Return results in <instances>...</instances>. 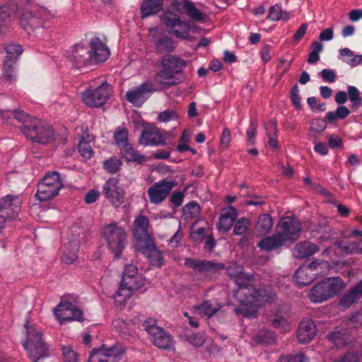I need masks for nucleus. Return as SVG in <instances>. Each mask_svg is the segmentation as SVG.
Masks as SVG:
<instances>
[{"label": "nucleus", "instance_id": "a878e982", "mask_svg": "<svg viewBox=\"0 0 362 362\" xmlns=\"http://www.w3.org/2000/svg\"><path fill=\"white\" fill-rule=\"evenodd\" d=\"M273 329H278L281 333L288 332L291 329L290 314L286 308L273 312Z\"/></svg>", "mask_w": 362, "mask_h": 362}, {"label": "nucleus", "instance_id": "e2e57ef3", "mask_svg": "<svg viewBox=\"0 0 362 362\" xmlns=\"http://www.w3.org/2000/svg\"><path fill=\"white\" fill-rule=\"evenodd\" d=\"M187 341L189 343L196 347H199L203 345L204 343V337L201 334H194L187 337Z\"/></svg>", "mask_w": 362, "mask_h": 362}, {"label": "nucleus", "instance_id": "473e14b6", "mask_svg": "<svg viewBox=\"0 0 362 362\" xmlns=\"http://www.w3.org/2000/svg\"><path fill=\"white\" fill-rule=\"evenodd\" d=\"M328 338L337 348L344 347L352 341V337L349 329L334 331L329 334Z\"/></svg>", "mask_w": 362, "mask_h": 362}, {"label": "nucleus", "instance_id": "338daca9", "mask_svg": "<svg viewBox=\"0 0 362 362\" xmlns=\"http://www.w3.org/2000/svg\"><path fill=\"white\" fill-rule=\"evenodd\" d=\"M327 127V122L325 119H315L311 122V128L314 131L321 132L324 131Z\"/></svg>", "mask_w": 362, "mask_h": 362}, {"label": "nucleus", "instance_id": "1a4fd4ad", "mask_svg": "<svg viewBox=\"0 0 362 362\" xmlns=\"http://www.w3.org/2000/svg\"><path fill=\"white\" fill-rule=\"evenodd\" d=\"M63 186L57 172H49L39 183L36 197L40 201H46L56 196Z\"/></svg>", "mask_w": 362, "mask_h": 362}, {"label": "nucleus", "instance_id": "7ed1b4c3", "mask_svg": "<svg viewBox=\"0 0 362 362\" xmlns=\"http://www.w3.org/2000/svg\"><path fill=\"white\" fill-rule=\"evenodd\" d=\"M345 286L344 281L339 277L327 278L315 284L310 289L307 296L312 303H322L339 294Z\"/></svg>", "mask_w": 362, "mask_h": 362}, {"label": "nucleus", "instance_id": "c9c22d12", "mask_svg": "<svg viewBox=\"0 0 362 362\" xmlns=\"http://www.w3.org/2000/svg\"><path fill=\"white\" fill-rule=\"evenodd\" d=\"M121 153L128 162L141 163L146 160V158L139 154L131 144H127L120 148Z\"/></svg>", "mask_w": 362, "mask_h": 362}, {"label": "nucleus", "instance_id": "a18cd8bd", "mask_svg": "<svg viewBox=\"0 0 362 362\" xmlns=\"http://www.w3.org/2000/svg\"><path fill=\"white\" fill-rule=\"evenodd\" d=\"M6 59L15 62L22 54L23 49L20 45L10 44L6 47Z\"/></svg>", "mask_w": 362, "mask_h": 362}, {"label": "nucleus", "instance_id": "5701e85b", "mask_svg": "<svg viewBox=\"0 0 362 362\" xmlns=\"http://www.w3.org/2000/svg\"><path fill=\"white\" fill-rule=\"evenodd\" d=\"M152 93L150 85L143 83L141 86L132 88L126 93L127 100L136 106H141L147 100Z\"/></svg>", "mask_w": 362, "mask_h": 362}, {"label": "nucleus", "instance_id": "bf43d9fd", "mask_svg": "<svg viewBox=\"0 0 362 362\" xmlns=\"http://www.w3.org/2000/svg\"><path fill=\"white\" fill-rule=\"evenodd\" d=\"M63 356L66 362H77V354L69 346H65L62 349Z\"/></svg>", "mask_w": 362, "mask_h": 362}, {"label": "nucleus", "instance_id": "c85d7f7f", "mask_svg": "<svg viewBox=\"0 0 362 362\" xmlns=\"http://www.w3.org/2000/svg\"><path fill=\"white\" fill-rule=\"evenodd\" d=\"M316 328L314 322L309 319L303 320L299 325L297 338L300 343L308 344L315 336Z\"/></svg>", "mask_w": 362, "mask_h": 362}, {"label": "nucleus", "instance_id": "8fccbe9b", "mask_svg": "<svg viewBox=\"0 0 362 362\" xmlns=\"http://www.w3.org/2000/svg\"><path fill=\"white\" fill-rule=\"evenodd\" d=\"M183 211L187 218H193L199 214L200 208L196 202H190L185 205Z\"/></svg>", "mask_w": 362, "mask_h": 362}, {"label": "nucleus", "instance_id": "f03ea898", "mask_svg": "<svg viewBox=\"0 0 362 362\" xmlns=\"http://www.w3.org/2000/svg\"><path fill=\"white\" fill-rule=\"evenodd\" d=\"M187 65V62L180 57L164 55L160 60L161 69L156 74L155 80L163 88L177 84L176 75L182 73Z\"/></svg>", "mask_w": 362, "mask_h": 362}, {"label": "nucleus", "instance_id": "20e7f679", "mask_svg": "<svg viewBox=\"0 0 362 362\" xmlns=\"http://www.w3.org/2000/svg\"><path fill=\"white\" fill-rule=\"evenodd\" d=\"M49 13L43 7L30 6L23 9L19 16V24L28 35H37L49 18Z\"/></svg>", "mask_w": 362, "mask_h": 362}, {"label": "nucleus", "instance_id": "e433bc0d", "mask_svg": "<svg viewBox=\"0 0 362 362\" xmlns=\"http://www.w3.org/2000/svg\"><path fill=\"white\" fill-rule=\"evenodd\" d=\"M221 308V304L216 300H206L195 308L201 313L207 317H211L217 313Z\"/></svg>", "mask_w": 362, "mask_h": 362}, {"label": "nucleus", "instance_id": "393cba45", "mask_svg": "<svg viewBox=\"0 0 362 362\" xmlns=\"http://www.w3.org/2000/svg\"><path fill=\"white\" fill-rule=\"evenodd\" d=\"M89 53L90 60L95 62H103L110 55L109 49L98 37L91 39Z\"/></svg>", "mask_w": 362, "mask_h": 362}, {"label": "nucleus", "instance_id": "7c9ffc66", "mask_svg": "<svg viewBox=\"0 0 362 362\" xmlns=\"http://www.w3.org/2000/svg\"><path fill=\"white\" fill-rule=\"evenodd\" d=\"M361 297L362 280L342 296L339 300V307L342 310H346Z\"/></svg>", "mask_w": 362, "mask_h": 362}, {"label": "nucleus", "instance_id": "79ce46f5", "mask_svg": "<svg viewBox=\"0 0 362 362\" xmlns=\"http://www.w3.org/2000/svg\"><path fill=\"white\" fill-rule=\"evenodd\" d=\"M347 96L351 103V107L353 109H358L362 104V98L360 95L359 90L354 86H347Z\"/></svg>", "mask_w": 362, "mask_h": 362}, {"label": "nucleus", "instance_id": "680f3d73", "mask_svg": "<svg viewBox=\"0 0 362 362\" xmlns=\"http://www.w3.org/2000/svg\"><path fill=\"white\" fill-rule=\"evenodd\" d=\"M231 141L230 132L228 128H225L222 132L221 137V147L226 149L229 147Z\"/></svg>", "mask_w": 362, "mask_h": 362}, {"label": "nucleus", "instance_id": "a19ab883", "mask_svg": "<svg viewBox=\"0 0 362 362\" xmlns=\"http://www.w3.org/2000/svg\"><path fill=\"white\" fill-rule=\"evenodd\" d=\"M184 8L187 11V15L193 20L199 22L204 21V14L195 7L192 1L189 0H185Z\"/></svg>", "mask_w": 362, "mask_h": 362}, {"label": "nucleus", "instance_id": "f3484780", "mask_svg": "<svg viewBox=\"0 0 362 362\" xmlns=\"http://www.w3.org/2000/svg\"><path fill=\"white\" fill-rule=\"evenodd\" d=\"M124 351V347L119 344L110 347L103 345L99 349L92 352L88 362H117Z\"/></svg>", "mask_w": 362, "mask_h": 362}, {"label": "nucleus", "instance_id": "ddd939ff", "mask_svg": "<svg viewBox=\"0 0 362 362\" xmlns=\"http://www.w3.org/2000/svg\"><path fill=\"white\" fill-rule=\"evenodd\" d=\"M162 20L168 33L177 38L187 39L190 31L189 23L182 21L179 16L172 12L163 13Z\"/></svg>", "mask_w": 362, "mask_h": 362}, {"label": "nucleus", "instance_id": "49530a36", "mask_svg": "<svg viewBox=\"0 0 362 362\" xmlns=\"http://www.w3.org/2000/svg\"><path fill=\"white\" fill-rule=\"evenodd\" d=\"M121 164L122 163L119 158L112 157L104 161L103 167L107 172L113 174L119 170Z\"/></svg>", "mask_w": 362, "mask_h": 362}, {"label": "nucleus", "instance_id": "f8f14e48", "mask_svg": "<svg viewBox=\"0 0 362 362\" xmlns=\"http://www.w3.org/2000/svg\"><path fill=\"white\" fill-rule=\"evenodd\" d=\"M31 127L25 131V136L33 142L47 144L54 139L52 127L37 119L30 123Z\"/></svg>", "mask_w": 362, "mask_h": 362}, {"label": "nucleus", "instance_id": "aec40b11", "mask_svg": "<svg viewBox=\"0 0 362 362\" xmlns=\"http://www.w3.org/2000/svg\"><path fill=\"white\" fill-rule=\"evenodd\" d=\"M165 132H162L156 127H149L142 131L139 139L141 145L148 146H163L166 142Z\"/></svg>", "mask_w": 362, "mask_h": 362}, {"label": "nucleus", "instance_id": "4d7b16f0", "mask_svg": "<svg viewBox=\"0 0 362 362\" xmlns=\"http://www.w3.org/2000/svg\"><path fill=\"white\" fill-rule=\"evenodd\" d=\"M10 16L7 11L0 9V33L4 32L10 25Z\"/></svg>", "mask_w": 362, "mask_h": 362}, {"label": "nucleus", "instance_id": "4c0bfd02", "mask_svg": "<svg viewBox=\"0 0 362 362\" xmlns=\"http://www.w3.org/2000/svg\"><path fill=\"white\" fill-rule=\"evenodd\" d=\"M135 291L133 289H130L128 287L123 286L120 283L118 291L115 295V303L117 306L124 305L127 301L131 298L133 292Z\"/></svg>", "mask_w": 362, "mask_h": 362}, {"label": "nucleus", "instance_id": "774afa93", "mask_svg": "<svg viewBox=\"0 0 362 362\" xmlns=\"http://www.w3.org/2000/svg\"><path fill=\"white\" fill-rule=\"evenodd\" d=\"M13 111L0 109V119L2 122L11 124L13 119Z\"/></svg>", "mask_w": 362, "mask_h": 362}, {"label": "nucleus", "instance_id": "69168bd1", "mask_svg": "<svg viewBox=\"0 0 362 362\" xmlns=\"http://www.w3.org/2000/svg\"><path fill=\"white\" fill-rule=\"evenodd\" d=\"M320 75L324 81L333 83L336 79V74L333 70L324 69L321 71Z\"/></svg>", "mask_w": 362, "mask_h": 362}, {"label": "nucleus", "instance_id": "58836bf2", "mask_svg": "<svg viewBox=\"0 0 362 362\" xmlns=\"http://www.w3.org/2000/svg\"><path fill=\"white\" fill-rule=\"evenodd\" d=\"M156 49L159 52H170L175 49L173 40L165 36L154 41Z\"/></svg>", "mask_w": 362, "mask_h": 362}, {"label": "nucleus", "instance_id": "0e129e2a", "mask_svg": "<svg viewBox=\"0 0 362 362\" xmlns=\"http://www.w3.org/2000/svg\"><path fill=\"white\" fill-rule=\"evenodd\" d=\"M334 362H362V358L354 353H348L340 357Z\"/></svg>", "mask_w": 362, "mask_h": 362}, {"label": "nucleus", "instance_id": "3c124183", "mask_svg": "<svg viewBox=\"0 0 362 362\" xmlns=\"http://www.w3.org/2000/svg\"><path fill=\"white\" fill-rule=\"evenodd\" d=\"M289 18V13L284 11L279 5L276 4L273 6V21H287Z\"/></svg>", "mask_w": 362, "mask_h": 362}, {"label": "nucleus", "instance_id": "9d476101", "mask_svg": "<svg viewBox=\"0 0 362 362\" xmlns=\"http://www.w3.org/2000/svg\"><path fill=\"white\" fill-rule=\"evenodd\" d=\"M112 94V87L103 81L95 88L86 89L81 95L82 102L89 107H100L104 105Z\"/></svg>", "mask_w": 362, "mask_h": 362}, {"label": "nucleus", "instance_id": "c756f323", "mask_svg": "<svg viewBox=\"0 0 362 362\" xmlns=\"http://www.w3.org/2000/svg\"><path fill=\"white\" fill-rule=\"evenodd\" d=\"M320 251V247L309 241H301L293 249V256L296 259H303L314 255Z\"/></svg>", "mask_w": 362, "mask_h": 362}, {"label": "nucleus", "instance_id": "09e8293b", "mask_svg": "<svg viewBox=\"0 0 362 362\" xmlns=\"http://www.w3.org/2000/svg\"><path fill=\"white\" fill-rule=\"evenodd\" d=\"M178 119V114L174 110H165L160 112L158 115V120L160 122H168Z\"/></svg>", "mask_w": 362, "mask_h": 362}, {"label": "nucleus", "instance_id": "9b49d317", "mask_svg": "<svg viewBox=\"0 0 362 362\" xmlns=\"http://www.w3.org/2000/svg\"><path fill=\"white\" fill-rule=\"evenodd\" d=\"M102 192L115 208H119L124 203L126 192L116 177H110L105 182Z\"/></svg>", "mask_w": 362, "mask_h": 362}, {"label": "nucleus", "instance_id": "423d86ee", "mask_svg": "<svg viewBox=\"0 0 362 362\" xmlns=\"http://www.w3.org/2000/svg\"><path fill=\"white\" fill-rule=\"evenodd\" d=\"M101 233L109 250L115 257H119L127 245V235L125 230L116 223H110L102 228Z\"/></svg>", "mask_w": 362, "mask_h": 362}, {"label": "nucleus", "instance_id": "72a5a7b5", "mask_svg": "<svg viewBox=\"0 0 362 362\" xmlns=\"http://www.w3.org/2000/svg\"><path fill=\"white\" fill-rule=\"evenodd\" d=\"M163 0H145L141 6V17L146 18L162 10Z\"/></svg>", "mask_w": 362, "mask_h": 362}, {"label": "nucleus", "instance_id": "4468645a", "mask_svg": "<svg viewBox=\"0 0 362 362\" xmlns=\"http://www.w3.org/2000/svg\"><path fill=\"white\" fill-rule=\"evenodd\" d=\"M144 327L151 336V340L156 346L163 349L173 348V340L171 337L164 329L156 326L153 321H145Z\"/></svg>", "mask_w": 362, "mask_h": 362}, {"label": "nucleus", "instance_id": "bb28decb", "mask_svg": "<svg viewBox=\"0 0 362 362\" xmlns=\"http://www.w3.org/2000/svg\"><path fill=\"white\" fill-rule=\"evenodd\" d=\"M21 202L18 197L6 195L0 199V212L6 214L7 218H15L18 215V208Z\"/></svg>", "mask_w": 362, "mask_h": 362}, {"label": "nucleus", "instance_id": "412c9836", "mask_svg": "<svg viewBox=\"0 0 362 362\" xmlns=\"http://www.w3.org/2000/svg\"><path fill=\"white\" fill-rule=\"evenodd\" d=\"M67 58L77 68H81L91 61L89 49L81 44L73 46L68 52Z\"/></svg>", "mask_w": 362, "mask_h": 362}, {"label": "nucleus", "instance_id": "4be33fe9", "mask_svg": "<svg viewBox=\"0 0 362 362\" xmlns=\"http://www.w3.org/2000/svg\"><path fill=\"white\" fill-rule=\"evenodd\" d=\"M184 264L199 273H213L223 269L224 265L222 263L209 260L187 258Z\"/></svg>", "mask_w": 362, "mask_h": 362}, {"label": "nucleus", "instance_id": "052dcab7", "mask_svg": "<svg viewBox=\"0 0 362 362\" xmlns=\"http://www.w3.org/2000/svg\"><path fill=\"white\" fill-rule=\"evenodd\" d=\"M13 63L14 62L6 59L3 67V74L4 76V78L9 81H11L13 78Z\"/></svg>", "mask_w": 362, "mask_h": 362}, {"label": "nucleus", "instance_id": "0eeeda50", "mask_svg": "<svg viewBox=\"0 0 362 362\" xmlns=\"http://www.w3.org/2000/svg\"><path fill=\"white\" fill-rule=\"evenodd\" d=\"M330 269L327 261L315 259L308 265H301L295 272L294 278L300 287L311 283L318 276H324Z\"/></svg>", "mask_w": 362, "mask_h": 362}, {"label": "nucleus", "instance_id": "864d4df0", "mask_svg": "<svg viewBox=\"0 0 362 362\" xmlns=\"http://www.w3.org/2000/svg\"><path fill=\"white\" fill-rule=\"evenodd\" d=\"M307 358L305 356L301 353L291 356H281L278 362H305Z\"/></svg>", "mask_w": 362, "mask_h": 362}, {"label": "nucleus", "instance_id": "f704fd0d", "mask_svg": "<svg viewBox=\"0 0 362 362\" xmlns=\"http://www.w3.org/2000/svg\"><path fill=\"white\" fill-rule=\"evenodd\" d=\"M92 141H93V136L89 134L81 136L78 141V151L86 159H89L93 156Z\"/></svg>", "mask_w": 362, "mask_h": 362}, {"label": "nucleus", "instance_id": "c03bdc74", "mask_svg": "<svg viewBox=\"0 0 362 362\" xmlns=\"http://www.w3.org/2000/svg\"><path fill=\"white\" fill-rule=\"evenodd\" d=\"M341 250L347 253H359L362 255V240L356 243L354 241H348L341 243L340 245Z\"/></svg>", "mask_w": 362, "mask_h": 362}, {"label": "nucleus", "instance_id": "39448f33", "mask_svg": "<svg viewBox=\"0 0 362 362\" xmlns=\"http://www.w3.org/2000/svg\"><path fill=\"white\" fill-rule=\"evenodd\" d=\"M300 230V224L296 218L288 216L281 218L277 225L276 233L273 235V250L288 242L296 240Z\"/></svg>", "mask_w": 362, "mask_h": 362}, {"label": "nucleus", "instance_id": "2f4dec72", "mask_svg": "<svg viewBox=\"0 0 362 362\" xmlns=\"http://www.w3.org/2000/svg\"><path fill=\"white\" fill-rule=\"evenodd\" d=\"M236 217L237 211L234 207L228 206L225 209L219 218L218 223V229L224 231L228 230L231 228Z\"/></svg>", "mask_w": 362, "mask_h": 362}, {"label": "nucleus", "instance_id": "f257e3e1", "mask_svg": "<svg viewBox=\"0 0 362 362\" xmlns=\"http://www.w3.org/2000/svg\"><path fill=\"white\" fill-rule=\"evenodd\" d=\"M227 272L239 286L235 296L240 303V306L235 308V313L245 317L252 316L257 308L269 300V296L265 290L257 291L252 287L250 284L252 276L245 274L243 267L236 263H230Z\"/></svg>", "mask_w": 362, "mask_h": 362}, {"label": "nucleus", "instance_id": "cd10ccee", "mask_svg": "<svg viewBox=\"0 0 362 362\" xmlns=\"http://www.w3.org/2000/svg\"><path fill=\"white\" fill-rule=\"evenodd\" d=\"M136 249L144 254L153 265L159 267L163 265V258L161 252L156 247L153 240Z\"/></svg>", "mask_w": 362, "mask_h": 362}, {"label": "nucleus", "instance_id": "b1692460", "mask_svg": "<svg viewBox=\"0 0 362 362\" xmlns=\"http://www.w3.org/2000/svg\"><path fill=\"white\" fill-rule=\"evenodd\" d=\"M78 234L69 238L61 248V260L66 264L73 263L77 258L79 247Z\"/></svg>", "mask_w": 362, "mask_h": 362}, {"label": "nucleus", "instance_id": "de8ad7c7", "mask_svg": "<svg viewBox=\"0 0 362 362\" xmlns=\"http://www.w3.org/2000/svg\"><path fill=\"white\" fill-rule=\"evenodd\" d=\"M128 131L125 128L118 129L115 134V139L119 148L129 144L128 143Z\"/></svg>", "mask_w": 362, "mask_h": 362}, {"label": "nucleus", "instance_id": "dca6fc26", "mask_svg": "<svg viewBox=\"0 0 362 362\" xmlns=\"http://www.w3.org/2000/svg\"><path fill=\"white\" fill-rule=\"evenodd\" d=\"M176 185L175 180L167 178L155 182L147 191L150 202L153 204L162 203Z\"/></svg>", "mask_w": 362, "mask_h": 362}, {"label": "nucleus", "instance_id": "5fc2aeb1", "mask_svg": "<svg viewBox=\"0 0 362 362\" xmlns=\"http://www.w3.org/2000/svg\"><path fill=\"white\" fill-rule=\"evenodd\" d=\"M190 133L188 131L185 130L183 132L180 139V144L177 146L178 151L183 152L190 149L187 144L190 141Z\"/></svg>", "mask_w": 362, "mask_h": 362}, {"label": "nucleus", "instance_id": "a211bd4d", "mask_svg": "<svg viewBox=\"0 0 362 362\" xmlns=\"http://www.w3.org/2000/svg\"><path fill=\"white\" fill-rule=\"evenodd\" d=\"M146 282V278L138 272V269L132 264L126 265L123 272L121 284L130 289L136 291L143 287Z\"/></svg>", "mask_w": 362, "mask_h": 362}, {"label": "nucleus", "instance_id": "13d9d810", "mask_svg": "<svg viewBox=\"0 0 362 362\" xmlns=\"http://www.w3.org/2000/svg\"><path fill=\"white\" fill-rule=\"evenodd\" d=\"M291 99L293 105L296 108H300L301 107V98L299 95V89L297 84H295L291 92Z\"/></svg>", "mask_w": 362, "mask_h": 362}, {"label": "nucleus", "instance_id": "6ab92c4d", "mask_svg": "<svg viewBox=\"0 0 362 362\" xmlns=\"http://www.w3.org/2000/svg\"><path fill=\"white\" fill-rule=\"evenodd\" d=\"M149 226V220L145 216L140 215L134 220L133 236L136 248L153 240L148 233Z\"/></svg>", "mask_w": 362, "mask_h": 362}, {"label": "nucleus", "instance_id": "603ef678", "mask_svg": "<svg viewBox=\"0 0 362 362\" xmlns=\"http://www.w3.org/2000/svg\"><path fill=\"white\" fill-rule=\"evenodd\" d=\"M250 221L245 218L238 220L234 226V233L237 235H243L249 228Z\"/></svg>", "mask_w": 362, "mask_h": 362}, {"label": "nucleus", "instance_id": "6e6552de", "mask_svg": "<svg viewBox=\"0 0 362 362\" xmlns=\"http://www.w3.org/2000/svg\"><path fill=\"white\" fill-rule=\"evenodd\" d=\"M27 336L23 346L32 362H37L47 354V348L42 338V333L33 326L26 327Z\"/></svg>", "mask_w": 362, "mask_h": 362}, {"label": "nucleus", "instance_id": "ea45409f", "mask_svg": "<svg viewBox=\"0 0 362 362\" xmlns=\"http://www.w3.org/2000/svg\"><path fill=\"white\" fill-rule=\"evenodd\" d=\"M13 119H16L18 122L22 124V126L20 127V129L25 134V131L31 127L30 125V123H33L36 118H33L22 110H16L14 112Z\"/></svg>", "mask_w": 362, "mask_h": 362}, {"label": "nucleus", "instance_id": "2eb2a0df", "mask_svg": "<svg viewBox=\"0 0 362 362\" xmlns=\"http://www.w3.org/2000/svg\"><path fill=\"white\" fill-rule=\"evenodd\" d=\"M53 312L55 318L60 324L65 322L83 320L82 310L69 301H61L54 308Z\"/></svg>", "mask_w": 362, "mask_h": 362}, {"label": "nucleus", "instance_id": "37998d69", "mask_svg": "<svg viewBox=\"0 0 362 362\" xmlns=\"http://www.w3.org/2000/svg\"><path fill=\"white\" fill-rule=\"evenodd\" d=\"M272 228V217L269 214H263L259 216L257 229L261 235L267 233Z\"/></svg>", "mask_w": 362, "mask_h": 362}, {"label": "nucleus", "instance_id": "6e6d98bb", "mask_svg": "<svg viewBox=\"0 0 362 362\" xmlns=\"http://www.w3.org/2000/svg\"><path fill=\"white\" fill-rule=\"evenodd\" d=\"M112 326L116 332L121 334H128V324L122 319L115 320L112 322Z\"/></svg>", "mask_w": 362, "mask_h": 362}]
</instances>
